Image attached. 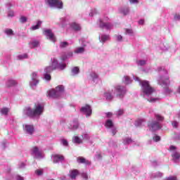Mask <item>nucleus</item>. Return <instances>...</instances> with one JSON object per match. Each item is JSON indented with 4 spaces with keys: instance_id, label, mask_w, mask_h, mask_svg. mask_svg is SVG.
<instances>
[{
    "instance_id": "nucleus-33",
    "label": "nucleus",
    "mask_w": 180,
    "mask_h": 180,
    "mask_svg": "<svg viewBox=\"0 0 180 180\" xmlns=\"http://www.w3.org/2000/svg\"><path fill=\"white\" fill-rule=\"evenodd\" d=\"M85 51V49L84 47H79L76 51H75V53L77 54H79L81 53H84Z\"/></svg>"
},
{
    "instance_id": "nucleus-39",
    "label": "nucleus",
    "mask_w": 180,
    "mask_h": 180,
    "mask_svg": "<svg viewBox=\"0 0 180 180\" xmlns=\"http://www.w3.org/2000/svg\"><path fill=\"white\" fill-rule=\"evenodd\" d=\"M124 79H125V84L127 85H128V84H130V82H131V80H130V77L129 76H125Z\"/></svg>"
},
{
    "instance_id": "nucleus-45",
    "label": "nucleus",
    "mask_w": 180,
    "mask_h": 180,
    "mask_svg": "<svg viewBox=\"0 0 180 180\" xmlns=\"http://www.w3.org/2000/svg\"><path fill=\"white\" fill-rule=\"evenodd\" d=\"M126 34H131L133 33V30L130 29H125Z\"/></svg>"
},
{
    "instance_id": "nucleus-20",
    "label": "nucleus",
    "mask_w": 180,
    "mask_h": 180,
    "mask_svg": "<svg viewBox=\"0 0 180 180\" xmlns=\"http://www.w3.org/2000/svg\"><path fill=\"white\" fill-rule=\"evenodd\" d=\"M16 85H18V82L13 79H10L6 83V86L8 88H11V86H15Z\"/></svg>"
},
{
    "instance_id": "nucleus-10",
    "label": "nucleus",
    "mask_w": 180,
    "mask_h": 180,
    "mask_svg": "<svg viewBox=\"0 0 180 180\" xmlns=\"http://www.w3.org/2000/svg\"><path fill=\"white\" fill-rule=\"evenodd\" d=\"M81 111L84 112V113L86 114V116H91V115H92V110L91 109V106H89V105L82 107L81 108Z\"/></svg>"
},
{
    "instance_id": "nucleus-64",
    "label": "nucleus",
    "mask_w": 180,
    "mask_h": 180,
    "mask_svg": "<svg viewBox=\"0 0 180 180\" xmlns=\"http://www.w3.org/2000/svg\"><path fill=\"white\" fill-rule=\"evenodd\" d=\"M98 158H102V155L101 154L98 155Z\"/></svg>"
},
{
    "instance_id": "nucleus-5",
    "label": "nucleus",
    "mask_w": 180,
    "mask_h": 180,
    "mask_svg": "<svg viewBox=\"0 0 180 180\" xmlns=\"http://www.w3.org/2000/svg\"><path fill=\"white\" fill-rule=\"evenodd\" d=\"M47 3L51 8H58V9H63V1L60 0H47Z\"/></svg>"
},
{
    "instance_id": "nucleus-41",
    "label": "nucleus",
    "mask_w": 180,
    "mask_h": 180,
    "mask_svg": "<svg viewBox=\"0 0 180 180\" xmlns=\"http://www.w3.org/2000/svg\"><path fill=\"white\" fill-rule=\"evenodd\" d=\"M146 60H139L137 61L138 65H146Z\"/></svg>"
},
{
    "instance_id": "nucleus-13",
    "label": "nucleus",
    "mask_w": 180,
    "mask_h": 180,
    "mask_svg": "<svg viewBox=\"0 0 180 180\" xmlns=\"http://www.w3.org/2000/svg\"><path fill=\"white\" fill-rule=\"evenodd\" d=\"M64 160V156L61 155H55L53 156V162L57 163L60 162H63Z\"/></svg>"
},
{
    "instance_id": "nucleus-6",
    "label": "nucleus",
    "mask_w": 180,
    "mask_h": 180,
    "mask_svg": "<svg viewBox=\"0 0 180 180\" xmlns=\"http://www.w3.org/2000/svg\"><path fill=\"white\" fill-rule=\"evenodd\" d=\"M148 126L151 131H155L161 129V124L157 121H153L152 122H149L148 124Z\"/></svg>"
},
{
    "instance_id": "nucleus-54",
    "label": "nucleus",
    "mask_w": 180,
    "mask_h": 180,
    "mask_svg": "<svg viewBox=\"0 0 180 180\" xmlns=\"http://www.w3.org/2000/svg\"><path fill=\"white\" fill-rule=\"evenodd\" d=\"M174 19L176 20H180V15H174Z\"/></svg>"
},
{
    "instance_id": "nucleus-63",
    "label": "nucleus",
    "mask_w": 180,
    "mask_h": 180,
    "mask_svg": "<svg viewBox=\"0 0 180 180\" xmlns=\"http://www.w3.org/2000/svg\"><path fill=\"white\" fill-rule=\"evenodd\" d=\"M8 16H13V13H9Z\"/></svg>"
},
{
    "instance_id": "nucleus-53",
    "label": "nucleus",
    "mask_w": 180,
    "mask_h": 180,
    "mask_svg": "<svg viewBox=\"0 0 180 180\" xmlns=\"http://www.w3.org/2000/svg\"><path fill=\"white\" fill-rule=\"evenodd\" d=\"M131 4H139V0H129Z\"/></svg>"
},
{
    "instance_id": "nucleus-26",
    "label": "nucleus",
    "mask_w": 180,
    "mask_h": 180,
    "mask_svg": "<svg viewBox=\"0 0 180 180\" xmlns=\"http://www.w3.org/2000/svg\"><path fill=\"white\" fill-rule=\"evenodd\" d=\"M155 117L156 118V120H158V122H164V117H162L160 114H155Z\"/></svg>"
},
{
    "instance_id": "nucleus-18",
    "label": "nucleus",
    "mask_w": 180,
    "mask_h": 180,
    "mask_svg": "<svg viewBox=\"0 0 180 180\" xmlns=\"http://www.w3.org/2000/svg\"><path fill=\"white\" fill-rule=\"evenodd\" d=\"M40 42L38 40L34 39L29 42V45L31 46V49H34V47H38Z\"/></svg>"
},
{
    "instance_id": "nucleus-35",
    "label": "nucleus",
    "mask_w": 180,
    "mask_h": 180,
    "mask_svg": "<svg viewBox=\"0 0 180 180\" xmlns=\"http://www.w3.org/2000/svg\"><path fill=\"white\" fill-rule=\"evenodd\" d=\"M19 21L20 22V23H26L27 22V18L22 15L20 18Z\"/></svg>"
},
{
    "instance_id": "nucleus-37",
    "label": "nucleus",
    "mask_w": 180,
    "mask_h": 180,
    "mask_svg": "<svg viewBox=\"0 0 180 180\" xmlns=\"http://www.w3.org/2000/svg\"><path fill=\"white\" fill-rule=\"evenodd\" d=\"M90 76L92 78V79H98V74L94 72L90 74Z\"/></svg>"
},
{
    "instance_id": "nucleus-14",
    "label": "nucleus",
    "mask_w": 180,
    "mask_h": 180,
    "mask_svg": "<svg viewBox=\"0 0 180 180\" xmlns=\"http://www.w3.org/2000/svg\"><path fill=\"white\" fill-rule=\"evenodd\" d=\"M79 174V170L72 169L70 171V177L71 179H76V177Z\"/></svg>"
},
{
    "instance_id": "nucleus-47",
    "label": "nucleus",
    "mask_w": 180,
    "mask_h": 180,
    "mask_svg": "<svg viewBox=\"0 0 180 180\" xmlns=\"http://www.w3.org/2000/svg\"><path fill=\"white\" fill-rule=\"evenodd\" d=\"M35 172H36V174H37L38 176H41L42 174H43L42 170H41V169H37V170H36Z\"/></svg>"
},
{
    "instance_id": "nucleus-31",
    "label": "nucleus",
    "mask_w": 180,
    "mask_h": 180,
    "mask_svg": "<svg viewBox=\"0 0 180 180\" xmlns=\"http://www.w3.org/2000/svg\"><path fill=\"white\" fill-rule=\"evenodd\" d=\"M44 78L46 81H51V75L50 73H44Z\"/></svg>"
},
{
    "instance_id": "nucleus-1",
    "label": "nucleus",
    "mask_w": 180,
    "mask_h": 180,
    "mask_svg": "<svg viewBox=\"0 0 180 180\" xmlns=\"http://www.w3.org/2000/svg\"><path fill=\"white\" fill-rule=\"evenodd\" d=\"M126 87L121 85H116L111 91L105 93V96L107 101H112L115 96L120 98V99H123L124 95H126Z\"/></svg>"
},
{
    "instance_id": "nucleus-61",
    "label": "nucleus",
    "mask_w": 180,
    "mask_h": 180,
    "mask_svg": "<svg viewBox=\"0 0 180 180\" xmlns=\"http://www.w3.org/2000/svg\"><path fill=\"white\" fill-rule=\"evenodd\" d=\"M1 146H2L3 149L6 148V146H5V143H4L1 144Z\"/></svg>"
},
{
    "instance_id": "nucleus-58",
    "label": "nucleus",
    "mask_w": 180,
    "mask_h": 180,
    "mask_svg": "<svg viewBox=\"0 0 180 180\" xmlns=\"http://www.w3.org/2000/svg\"><path fill=\"white\" fill-rule=\"evenodd\" d=\"M72 52H69L68 53V57H72Z\"/></svg>"
},
{
    "instance_id": "nucleus-28",
    "label": "nucleus",
    "mask_w": 180,
    "mask_h": 180,
    "mask_svg": "<svg viewBox=\"0 0 180 180\" xmlns=\"http://www.w3.org/2000/svg\"><path fill=\"white\" fill-rule=\"evenodd\" d=\"M172 157L173 159H174L175 160H178L180 159V153H178L177 152H175L174 153H173L172 155Z\"/></svg>"
},
{
    "instance_id": "nucleus-9",
    "label": "nucleus",
    "mask_w": 180,
    "mask_h": 180,
    "mask_svg": "<svg viewBox=\"0 0 180 180\" xmlns=\"http://www.w3.org/2000/svg\"><path fill=\"white\" fill-rule=\"evenodd\" d=\"M24 130L28 134H33L34 133V127L33 125L25 124L24 126Z\"/></svg>"
},
{
    "instance_id": "nucleus-51",
    "label": "nucleus",
    "mask_w": 180,
    "mask_h": 180,
    "mask_svg": "<svg viewBox=\"0 0 180 180\" xmlns=\"http://www.w3.org/2000/svg\"><path fill=\"white\" fill-rule=\"evenodd\" d=\"M20 58H27V54L25 53L23 55L19 56Z\"/></svg>"
},
{
    "instance_id": "nucleus-40",
    "label": "nucleus",
    "mask_w": 180,
    "mask_h": 180,
    "mask_svg": "<svg viewBox=\"0 0 180 180\" xmlns=\"http://www.w3.org/2000/svg\"><path fill=\"white\" fill-rule=\"evenodd\" d=\"M67 58H68V56L67 54H63L60 57V60L62 61H65V60H67Z\"/></svg>"
},
{
    "instance_id": "nucleus-50",
    "label": "nucleus",
    "mask_w": 180,
    "mask_h": 180,
    "mask_svg": "<svg viewBox=\"0 0 180 180\" xmlns=\"http://www.w3.org/2000/svg\"><path fill=\"white\" fill-rule=\"evenodd\" d=\"M176 150V147L174 146H169V151H174Z\"/></svg>"
},
{
    "instance_id": "nucleus-44",
    "label": "nucleus",
    "mask_w": 180,
    "mask_h": 180,
    "mask_svg": "<svg viewBox=\"0 0 180 180\" xmlns=\"http://www.w3.org/2000/svg\"><path fill=\"white\" fill-rule=\"evenodd\" d=\"M123 113H124V110L120 109L117 111V115H118V116H122V115H123Z\"/></svg>"
},
{
    "instance_id": "nucleus-57",
    "label": "nucleus",
    "mask_w": 180,
    "mask_h": 180,
    "mask_svg": "<svg viewBox=\"0 0 180 180\" xmlns=\"http://www.w3.org/2000/svg\"><path fill=\"white\" fill-rule=\"evenodd\" d=\"M139 25H144V21H143V20H139Z\"/></svg>"
},
{
    "instance_id": "nucleus-8",
    "label": "nucleus",
    "mask_w": 180,
    "mask_h": 180,
    "mask_svg": "<svg viewBox=\"0 0 180 180\" xmlns=\"http://www.w3.org/2000/svg\"><path fill=\"white\" fill-rule=\"evenodd\" d=\"M99 27L101 29H106V30H110V29H112V24L109 22H104L101 19H100Z\"/></svg>"
},
{
    "instance_id": "nucleus-29",
    "label": "nucleus",
    "mask_w": 180,
    "mask_h": 180,
    "mask_svg": "<svg viewBox=\"0 0 180 180\" xmlns=\"http://www.w3.org/2000/svg\"><path fill=\"white\" fill-rule=\"evenodd\" d=\"M66 68H67V64L65 63H59L58 65V68H59V70H60L61 71H63V70H65Z\"/></svg>"
},
{
    "instance_id": "nucleus-16",
    "label": "nucleus",
    "mask_w": 180,
    "mask_h": 180,
    "mask_svg": "<svg viewBox=\"0 0 180 180\" xmlns=\"http://www.w3.org/2000/svg\"><path fill=\"white\" fill-rule=\"evenodd\" d=\"M50 67L52 68V70L54 71L55 70H57L58 68V60H57L56 58H53L52 61L51 65Z\"/></svg>"
},
{
    "instance_id": "nucleus-11",
    "label": "nucleus",
    "mask_w": 180,
    "mask_h": 180,
    "mask_svg": "<svg viewBox=\"0 0 180 180\" xmlns=\"http://www.w3.org/2000/svg\"><path fill=\"white\" fill-rule=\"evenodd\" d=\"M77 162L79 164H84L86 165H91V162L89 160H86L84 157H77Z\"/></svg>"
},
{
    "instance_id": "nucleus-2",
    "label": "nucleus",
    "mask_w": 180,
    "mask_h": 180,
    "mask_svg": "<svg viewBox=\"0 0 180 180\" xmlns=\"http://www.w3.org/2000/svg\"><path fill=\"white\" fill-rule=\"evenodd\" d=\"M44 110V107H43L41 105H34V109H32L30 107L27 108V115L29 116V117H34V116H40L41 113H43V111Z\"/></svg>"
},
{
    "instance_id": "nucleus-36",
    "label": "nucleus",
    "mask_w": 180,
    "mask_h": 180,
    "mask_svg": "<svg viewBox=\"0 0 180 180\" xmlns=\"http://www.w3.org/2000/svg\"><path fill=\"white\" fill-rule=\"evenodd\" d=\"M5 34L8 36H12L13 34V30H12V29H7L5 30Z\"/></svg>"
},
{
    "instance_id": "nucleus-23",
    "label": "nucleus",
    "mask_w": 180,
    "mask_h": 180,
    "mask_svg": "<svg viewBox=\"0 0 180 180\" xmlns=\"http://www.w3.org/2000/svg\"><path fill=\"white\" fill-rule=\"evenodd\" d=\"M105 126L107 129H110L113 127V122L111 120H108L106 121Z\"/></svg>"
},
{
    "instance_id": "nucleus-12",
    "label": "nucleus",
    "mask_w": 180,
    "mask_h": 180,
    "mask_svg": "<svg viewBox=\"0 0 180 180\" xmlns=\"http://www.w3.org/2000/svg\"><path fill=\"white\" fill-rule=\"evenodd\" d=\"M32 155H35L37 158H41L42 152L40 151L37 146H34L31 150Z\"/></svg>"
},
{
    "instance_id": "nucleus-34",
    "label": "nucleus",
    "mask_w": 180,
    "mask_h": 180,
    "mask_svg": "<svg viewBox=\"0 0 180 180\" xmlns=\"http://www.w3.org/2000/svg\"><path fill=\"white\" fill-rule=\"evenodd\" d=\"M68 46V42L67 41H63L60 43V46L59 47L60 49H65V47H67Z\"/></svg>"
},
{
    "instance_id": "nucleus-7",
    "label": "nucleus",
    "mask_w": 180,
    "mask_h": 180,
    "mask_svg": "<svg viewBox=\"0 0 180 180\" xmlns=\"http://www.w3.org/2000/svg\"><path fill=\"white\" fill-rule=\"evenodd\" d=\"M43 33L44 36H46V37L49 39V40H51L53 43H56V36H54V33H53V31L51 30H44Z\"/></svg>"
},
{
    "instance_id": "nucleus-59",
    "label": "nucleus",
    "mask_w": 180,
    "mask_h": 180,
    "mask_svg": "<svg viewBox=\"0 0 180 180\" xmlns=\"http://www.w3.org/2000/svg\"><path fill=\"white\" fill-rule=\"evenodd\" d=\"M131 139H127V143H131Z\"/></svg>"
},
{
    "instance_id": "nucleus-62",
    "label": "nucleus",
    "mask_w": 180,
    "mask_h": 180,
    "mask_svg": "<svg viewBox=\"0 0 180 180\" xmlns=\"http://www.w3.org/2000/svg\"><path fill=\"white\" fill-rule=\"evenodd\" d=\"M177 92H178V94H180V86L177 89Z\"/></svg>"
},
{
    "instance_id": "nucleus-43",
    "label": "nucleus",
    "mask_w": 180,
    "mask_h": 180,
    "mask_svg": "<svg viewBox=\"0 0 180 180\" xmlns=\"http://www.w3.org/2000/svg\"><path fill=\"white\" fill-rule=\"evenodd\" d=\"M61 143H62V145H63L65 146H68V141H67L66 139H62L61 140Z\"/></svg>"
},
{
    "instance_id": "nucleus-3",
    "label": "nucleus",
    "mask_w": 180,
    "mask_h": 180,
    "mask_svg": "<svg viewBox=\"0 0 180 180\" xmlns=\"http://www.w3.org/2000/svg\"><path fill=\"white\" fill-rule=\"evenodd\" d=\"M141 88H142V91L147 96H150V95H153V94H154V92H155V89H153V87H152L150 85V82L148 81H146V80L141 81Z\"/></svg>"
},
{
    "instance_id": "nucleus-4",
    "label": "nucleus",
    "mask_w": 180,
    "mask_h": 180,
    "mask_svg": "<svg viewBox=\"0 0 180 180\" xmlns=\"http://www.w3.org/2000/svg\"><path fill=\"white\" fill-rule=\"evenodd\" d=\"M65 89L63 85H58L55 89L49 90V96L50 98H60L64 94Z\"/></svg>"
},
{
    "instance_id": "nucleus-21",
    "label": "nucleus",
    "mask_w": 180,
    "mask_h": 180,
    "mask_svg": "<svg viewBox=\"0 0 180 180\" xmlns=\"http://www.w3.org/2000/svg\"><path fill=\"white\" fill-rule=\"evenodd\" d=\"M79 124L77 120H74L70 122V129H78Z\"/></svg>"
},
{
    "instance_id": "nucleus-56",
    "label": "nucleus",
    "mask_w": 180,
    "mask_h": 180,
    "mask_svg": "<svg viewBox=\"0 0 180 180\" xmlns=\"http://www.w3.org/2000/svg\"><path fill=\"white\" fill-rule=\"evenodd\" d=\"M17 180H24V179H23V177H21L20 176H18Z\"/></svg>"
},
{
    "instance_id": "nucleus-46",
    "label": "nucleus",
    "mask_w": 180,
    "mask_h": 180,
    "mask_svg": "<svg viewBox=\"0 0 180 180\" xmlns=\"http://www.w3.org/2000/svg\"><path fill=\"white\" fill-rule=\"evenodd\" d=\"M82 177L83 178V179L84 180H87L88 179V175L86 173H82Z\"/></svg>"
},
{
    "instance_id": "nucleus-55",
    "label": "nucleus",
    "mask_w": 180,
    "mask_h": 180,
    "mask_svg": "<svg viewBox=\"0 0 180 180\" xmlns=\"http://www.w3.org/2000/svg\"><path fill=\"white\" fill-rule=\"evenodd\" d=\"M112 112H107L106 113V116H107V117H112Z\"/></svg>"
},
{
    "instance_id": "nucleus-30",
    "label": "nucleus",
    "mask_w": 180,
    "mask_h": 180,
    "mask_svg": "<svg viewBox=\"0 0 180 180\" xmlns=\"http://www.w3.org/2000/svg\"><path fill=\"white\" fill-rule=\"evenodd\" d=\"M53 71H54L53 70L52 68H51L50 66H47L45 69H44V72L46 74H50L51 72H53Z\"/></svg>"
},
{
    "instance_id": "nucleus-27",
    "label": "nucleus",
    "mask_w": 180,
    "mask_h": 180,
    "mask_svg": "<svg viewBox=\"0 0 180 180\" xmlns=\"http://www.w3.org/2000/svg\"><path fill=\"white\" fill-rule=\"evenodd\" d=\"M73 141L75 143H82V140L79 136H74Z\"/></svg>"
},
{
    "instance_id": "nucleus-24",
    "label": "nucleus",
    "mask_w": 180,
    "mask_h": 180,
    "mask_svg": "<svg viewBox=\"0 0 180 180\" xmlns=\"http://www.w3.org/2000/svg\"><path fill=\"white\" fill-rule=\"evenodd\" d=\"M42 22L41 20H38L36 25H33L32 27V30H37V29L40 28V26H41Z\"/></svg>"
},
{
    "instance_id": "nucleus-25",
    "label": "nucleus",
    "mask_w": 180,
    "mask_h": 180,
    "mask_svg": "<svg viewBox=\"0 0 180 180\" xmlns=\"http://www.w3.org/2000/svg\"><path fill=\"white\" fill-rule=\"evenodd\" d=\"M72 75H77V74H79V68L74 67L72 69Z\"/></svg>"
},
{
    "instance_id": "nucleus-60",
    "label": "nucleus",
    "mask_w": 180,
    "mask_h": 180,
    "mask_svg": "<svg viewBox=\"0 0 180 180\" xmlns=\"http://www.w3.org/2000/svg\"><path fill=\"white\" fill-rule=\"evenodd\" d=\"M149 102H155V98H151Z\"/></svg>"
},
{
    "instance_id": "nucleus-32",
    "label": "nucleus",
    "mask_w": 180,
    "mask_h": 180,
    "mask_svg": "<svg viewBox=\"0 0 180 180\" xmlns=\"http://www.w3.org/2000/svg\"><path fill=\"white\" fill-rule=\"evenodd\" d=\"M0 112L1 115H8V113L9 112V108H2L1 110H0Z\"/></svg>"
},
{
    "instance_id": "nucleus-38",
    "label": "nucleus",
    "mask_w": 180,
    "mask_h": 180,
    "mask_svg": "<svg viewBox=\"0 0 180 180\" xmlns=\"http://www.w3.org/2000/svg\"><path fill=\"white\" fill-rule=\"evenodd\" d=\"M165 180H179L176 176H169V177H166Z\"/></svg>"
},
{
    "instance_id": "nucleus-49",
    "label": "nucleus",
    "mask_w": 180,
    "mask_h": 180,
    "mask_svg": "<svg viewBox=\"0 0 180 180\" xmlns=\"http://www.w3.org/2000/svg\"><path fill=\"white\" fill-rule=\"evenodd\" d=\"M117 40L118 41H122V40H123V37H122V35H117Z\"/></svg>"
},
{
    "instance_id": "nucleus-15",
    "label": "nucleus",
    "mask_w": 180,
    "mask_h": 180,
    "mask_svg": "<svg viewBox=\"0 0 180 180\" xmlns=\"http://www.w3.org/2000/svg\"><path fill=\"white\" fill-rule=\"evenodd\" d=\"M98 39L100 40V43L104 44L105 41H108V40H110V37L108 34H102L101 37H98Z\"/></svg>"
},
{
    "instance_id": "nucleus-17",
    "label": "nucleus",
    "mask_w": 180,
    "mask_h": 180,
    "mask_svg": "<svg viewBox=\"0 0 180 180\" xmlns=\"http://www.w3.org/2000/svg\"><path fill=\"white\" fill-rule=\"evenodd\" d=\"M32 79L34 83L31 84V85H37V84H39V80H37V74L36 72L32 73Z\"/></svg>"
},
{
    "instance_id": "nucleus-52",
    "label": "nucleus",
    "mask_w": 180,
    "mask_h": 180,
    "mask_svg": "<svg viewBox=\"0 0 180 180\" xmlns=\"http://www.w3.org/2000/svg\"><path fill=\"white\" fill-rule=\"evenodd\" d=\"M112 133L113 136H115L116 134V133H117V129H116V128H113L112 129Z\"/></svg>"
},
{
    "instance_id": "nucleus-22",
    "label": "nucleus",
    "mask_w": 180,
    "mask_h": 180,
    "mask_svg": "<svg viewBox=\"0 0 180 180\" xmlns=\"http://www.w3.org/2000/svg\"><path fill=\"white\" fill-rule=\"evenodd\" d=\"M129 12H130L129 7H124L120 9V13H123L124 16H126V15H129Z\"/></svg>"
},
{
    "instance_id": "nucleus-48",
    "label": "nucleus",
    "mask_w": 180,
    "mask_h": 180,
    "mask_svg": "<svg viewBox=\"0 0 180 180\" xmlns=\"http://www.w3.org/2000/svg\"><path fill=\"white\" fill-rule=\"evenodd\" d=\"M173 127H174V129H176V127H178V122L176 121H174L172 123Z\"/></svg>"
},
{
    "instance_id": "nucleus-42",
    "label": "nucleus",
    "mask_w": 180,
    "mask_h": 180,
    "mask_svg": "<svg viewBox=\"0 0 180 180\" xmlns=\"http://www.w3.org/2000/svg\"><path fill=\"white\" fill-rule=\"evenodd\" d=\"M154 141L158 142L161 140V138L159 136H155L153 137Z\"/></svg>"
},
{
    "instance_id": "nucleus-19",
    "label": "nucleus",
    "mask_w": 180,
    "mask_h": 180,
    "mask_svg": "<svg viewBox=\"0 0 180 180\" xmlns=\"http://www.w3.org/2000/svg\"><path fill=\"white\" fill-rule=\"evenodd\" d=\"M71 27L76 32H79V30H81V25L77 22H72L71 24Z\"/></svg>"
}]
</instances>
